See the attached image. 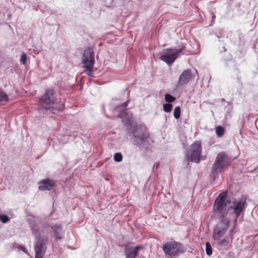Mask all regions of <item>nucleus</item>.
<instances>
[{
    "label": "nucleus",
    "mask_w": 258,
    "mask_h": 258,
    "mask_svg": "<svg viewBox=\"0 0 258 258\" xmlns=\"http://www.w3.org/2000/svg\"><path fill=\"white\" fill-rule=\"evenodd\" d=\"M245 205V198H242L231 202L227 199L226 193L222 192L215 201L213 210L217 216H224L236 222L237 218L244 212Z\"/></svg>",
    "instance_id": "f257e3e1"
},
{
    "label": "nucleus",
    "mask_w": 258,
    "mask_h": 258,
    "mask_svg": "<svg viewBox=\"0 0 258 258\" xmlns=\"http://www.w3.org/2000/svg\"><path fill=\"white\" fill-rule=\"evenodd\" d=\"M29 224L32 233L35 237L34 246L35 258H43L46 250L48 240L47 237L43 235L45 227L43 223L38 220L30 221Z\"/></svg>",
    "instance_id": "f03ea898"
},
{
    "label": "nucleus",
    "mask_w": 258,
    "mask_h": 258,
    "mask_svg": "<svg viewBox=\"0 0 258 258\" xmlns=\"http://www.w3.org/2000/svg\"><path fill=\"white\" fill-rule=\"evenodd\" d=\"M40 110L45 113L50 112L56 114L63 110L64 105L61 101H58L54 96V90L52 89L46 90L45 94L40 99Z\"/></svg>",
    "instance_id": "7ed1b4c3"
},
{
    "label": "nucleus",
    "mask_w": 258,
    "mask_h": 258,
    "mask_svg": "<svg viewBox=\"0 0 258 258\" xmlns=\"http://www.w3.org/2000/svg\"><path fill=\"white\" fill-rule=\"evenodd\" d=\"M127 123L126 135L131 137L133 144L140 149L147 148L149 135L145 127L133 125L131 121H128Z\"/></svg>",
    "instance_id": "20e7f679"
},
{
    "label": "nucleus",
    "mask_w": 258,
    "mask_h": 258,
    "mask_svg": "<svg viewBox=\"0 0 258 258\" xmlns=\"http://www.w3.org/2000/svg\"><path fill=\"white\" fill-rule=\"evenodd\" d=\"M162 249L166 255L173 257L184 253L186 248L180 243L172 241L165 243Z\"/></svg>",
    "instance_id": "39448f33"
},
{
    "label": "nucleus",
    "mask_w": 258,
    "mask_h": 258,
    "mask_svg": "<svg viewBox=\"0 0 258 258\" xmlns=\"http://www.w3.org/2000/svg\"><path fill=\"white\" fill-rule=\"evenodd\" d=\"M228 165L227 161V156L225 153H220L218 154L215 161L213 165L211 174L214 180H215L218 176L222 170Z\"/></svg>",
    "instance_id": "423d86ee"
},
{
    "label": "nucleus",
    "mask_w": 258,
    "mask_h": 258,
    "mask_svg": "<svg viewBox=\"0 0 258 258\" xmlns=\"http://www.w3.org/2000/svg\"><path fill=\"white\" fill-rule=\"evenodd\" d=\"M219 223L217 224L213 231V238L214 240H219L225 235L230 225V219L223 216H218Z\"/></svg>",
    "instance_id": "0eeeda50"
},
{
    "label": "nucleus",
    "mask_w": 258,
    "mask_h": 258,
    "mask_svg": "<svg viewBox=\"0 0 258 258\" xmlns=\"http://www.w3.org/2000/svg\"><path fill=\"white\" fill-rule=\"evenodd\" d=\"M182 51V48H168L161 53L159 58L170 66L178 57L183 54Z\"/></svg>",
    "instance_id": "6e6552de"
},
{
    "label": "nucleus",
    "mask_w": 258,
    "mask_h": 258,
    "mask_svg": "<svg viewBox=\"0 0 258 258\" xmlns=\"http://www.w3.org/2000/svg\"><path fill=\"white\" fill-rule=\"evenodd\" d=\"M128 103V101L122 103L120 100H113L109 104V107L114 116L119 118L123 117Z\"/></svg>",
    "instance_id": "1a4fd4ad"
},
{
    "label": "nucleus",
    "mask_w": 258,
    "mask_h": 258,
    "mask_svg": "<svg viewBox=\"0 0 258 258\" xmlns=\"http://www.w3.org/2000/svg\"><path fill=\"white\" fill-rule=\"evenodd\" d=\"M202 148L200 143L195 142L190 147V149L186 152L188 161L199 163L201 157Z\"/></svg>",
    "instance_id": "9d476101"
},
{
    "label": "nucleus",
    "mask_w": 258,
    "mask_h": 258,
    "mask_svg": "<svg viewBox=\"0 0 258 258\" xmlns=\"http://www.w3.org/2000/svg\"><path fill=\"white\" fill-rule=\"evenodd\" d=\"M82 62L88 71H92L94 64V52L90 47L86 48L82 57Z\"/></svg>",
    "instance_id": "9b49d317"
},
{
    "label": "nucleus",
    "mask_w": 258,
    "mask_h": 258,
    "mask_svg": "<svg viewBox=\"0 0 258 258\" xmlns=\"http://www.w3.org/2000/svg\"><path fill=\"white\" fill-rule=\"evenodd\" d=\"M195 77V75L191 72V70L187 69L184 70L179 77L178 85L181 86L186 85L194 79Z\"/></svg>",
    "instance_id": "f8f14e48"
},
{
    "label": "nucleus",
    "mask_w": 258,
    "mask_h": 258,
    "mask_svg": "<svg viewBox=\"0 0 258 258\" xmlns=\"http://www.w3.org/2000/svg\"><path fill=\"white\" fill-rule=\"evenodd\" d=\"M143 248V246L125 247L124 249L125 257L136 258L139 251Z\"/></svg>",
    "instance_id": "ddd939ff"
},
{
    "label": "nucleus",
    "mask_w": 258,
    "mask_h": 258,
    "mask_svg": "<svg viewBox=\"0 0 258 258\" xmlns=\"http://www.w3.org/2000/svg\"><path fill=\"white\" fill-rule=\"evenodd\" d=\"M54 185V182L52 180L47 179L43 180L39 182L38 188L40 190H49Z\"/></svg>",
    "instance_id": "4468645a"
},
{
    "label": "nucleus",
    "mask_w": 258,
    "mask_h": 258,
    "mask_svg": "<svg viewBox=\"0 0 258 258\" xmlns=\"http://www.w3.org/2000/svg\"><path fill=\"white\" fill-rule=\"evenodd\" d=\"M53 233L56 238L60 239L63 235L62 227L59 225L55 224L51 227Z\"/></svg>",
    "instance_id": "2eb2a0df"
},
{
    "label": "nucleus",
    "mask_w": 258,
    "mask_h": 258,
    "mask_svg": "<svg viewBox=\"0 0 258 258\" xmlns=\"http://www.w3.org/2000/svg\"><path fill=\"white\" fill-rule=\"evenodd\" d=\"M8 96L0 88V103H5L8 101Z\"/></svg>",
    "instance_id": "dca6fc26"
},
{
    "label": "nucleus",
    "mask_w": 258,
    "mask_h": 258,
    "mask_svg": "<svg viewBox=\"0 0 258 258\" xmlns=\"http://www.w3.org/2000/svg\"><path fill=\"white\" fill-rule=\"evenodd\" d=\"M216 133L218 137H221L224 133V128L222 126H218L216 129Z\"/></svg>",
    "instance_id": "f3484780"
},
{
    "label": "nucleus",
    "mask_w": 258,
    "mask_h": 258,
    "mask_svg": "<svg viewBox=\"0 0 258 258\" xmlns=\"http://www.w3.org/2000/svg\"><path fill=\"white\" fill-rule=\"evenodd\" d=\"M165 100L169 103L173 102L175 100V98L169 94L165 95Z\"/></svg>",
    "instance_id": "a211bd4d"
},
{
    "label": "nucleus",
    "mask_w": 258,
    "mask_h": 258,
    "mask_svg": "<svg viewBox=\"0 0 258 258\" xmlns=\"http://www.w3.org/2000/svg\"><path fill=\"white\" fill-rule=\"evenodd\" d=\"M174 117L176 119H178L180 116V107L179 106H177L174 108Z\"/></svg>",
    "instance_id": "6ab92c4d"
},
{
    "label": "nucleus",
    "mask_w": 258,
    "mask_h": 258,
    "mask_svg": "<svg viewBox=\"0 0 258 258\" xmlns=\"http://www.w3.org/2000/svg\"><path fill=\"white\" fill-rule=\"evenodd\" d=\"M206 254L209 256L212 254V248L209 242H207L206 243Z\"/></svg>",
    "instance_id": "aec40b11"
},
{
    "label": "nucleus",
    "mask_w": 258,
    "mask_h": 258,
    "mask_svg": "<svg viewBox=\"0 0 258 258\" xmlns=\"http://www.w3.org/2000/svg\"><path fill=\"white\" fill-rule=\"evenodd\" d=\"M172 105L171 103H166L163 105V110L165 112L169 113L172 109Z\"/></svg>",
    "instance_id": "412c9836"
},
{
    "label": "nucleus",
    "mask_w": 258,
    "mask_h": 258,
    "mask_svg": "<svg viewBox=\"0 0 258 258\" xmlns=\"http://www.w3.org/2000/svg\"><path fill=\"white\" fill-rule=\"evenodd\" d=\"M114 160L115 161L119 162L122 160V155L121 153H116L114 155Z\"/></svg>",
    "instance_id": "4be33fe9"
},
{
    "label": "nucleus",
    "mask_w": 258,
    "mask_h": 258,
    "mask_svg": "<svg viewBox=\"0 0 258 258\" xmlns=\"http://www.w3.org/2000/svg\"><path fill=\"white\" fill-rule=\"evenodd\" d=\"M27 60V55L25 52H22L21 56L20 61L23 64H25Z\"/></svg>",
    "instance_id": "5701e85b"
},
{
    "label": "nucleus",
    "mask_w": 258,
    "mask_h": 258,
    "mask_svg": "<svg viewBox=\"0 0 258 258\" xmlns=\"http://www.w3.org/2000/svg\"><path fill=\"white\" fill-rule=\"evenodd\" d=\"M9 218L7 215H0V221L2 222L3 223H7Z\"/></svg>",
    "instance_id": "b1692460"
},
{
    "label": "nucleus",
    "mask_w": 258,
    "mask_h": 258,
    "mask_svg": "<svg viewBox=\"0 0 258 258\" xmlns=\"http://www.w3.org/2000/svg\"><path fill=\"white\" fill-rule=\"evenodd\" d=\"M18 248L19 249V250L23 251L25 253H27L26 249L25 247L24 246L19 245L18 246Z\"/></svg>",
    "instance_id": "393cba45"
},
{
    "label": "nucleus",
    "mask_w": 258,
    "mask_h": 258,
    "mask_svg": "<svg viewBox=\"0 0 258 258\" xmlns=\"http://www.w3.org/2000/svg\"><path fill=\"white\" fill-rule=\"evenodd\" d=\"M227 243V241L225 239H223L222 240H221L220 243H219V244L222 245L223 244H224L225 243Z\"/></svg>",
    "instance_id": "a878e982"
},
{
    "label": "nucleus",
    "mask_w": 258,
    "mask_h": 258,
    "mask_svg": "<svg viewBox=\"0 0 258 258\" xmlns=\"http://www.w3.org/2000/svg\"><path fill=\"white\" fill-rule=\"evenodd\" d=\"M233 230H231L230 231V234H233Z\"/></svg>",
    "instance_id": "bb28decb"
}]
</instances>
